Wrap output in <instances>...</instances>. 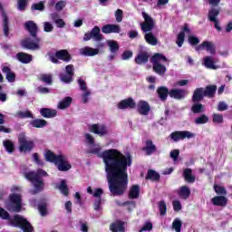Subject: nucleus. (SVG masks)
I'll list each match as a JSON object with an SVG mask.
<instances>
[{
    "label": "nucleus",
    "instance_id": "1",
    "mask_svg": "<svg viewBox=\"0 0 232 232\" xmlns=\"http://www.w3.org/2000/svg\"><path fill=\"white\" fill-rule=\"evenodd\" d=\"M101 150V147H96L87 150V153L103 159L111 194L112 197H121L128 189V168L133 164V158L117 149L106 150L102 154Z\"/></svg>",
    "mask_w": 232,
    "mask_h": 232
},
{
    "label": "nucleus",
    "instance_id": "2",
    "mask_svg": "<svg viewBox=\"0 0 232 232\" xmlns=\"http://www.w3.org/2000/svg\"><path fill=\"white\" fill-rule=\"evenodd\" d=\"M0 218L8 220L9 226H12L13 227H20L23 232H34V227L24 217L15 215L14 218H10V214H8L3 208H0Z\"/></svg>",
    "mask_w": 232,
    "mask_h": 232
},
{
    "label": "nucleus",
    "instance_id": "3",
    "mask_svg": "<svg viewBox=\"0 0 232 232\" xmlns=\"http://www.w3.org/2000/svg\"><path fill=\"white\" fill-rule=\"evenodd\" d=\"M142 17L144 19V22L140 24L141 32L144 34V39L148 44H151V46H157L159 43V39L153 35V33H151V30L155 28V20L148 14L146 12H142Z\"/></svg>",
    "mask_w": 232,
    "mask_h": 232
},
{
    "label": "nucleus",
    "instance_id": "4",
    "mask_svg": "<svg viewBox=\"0 0 232 232\" xmlns=\"http://www.w3.org/2000/svg\"><path fill=\"white\" fill-rule=\"evenodd\" d=\"M43 177H48V172L43 169H38L36 171H28L24 173V178L33 184L35 191H43L44 189V181Z\"/></svg>",
    "mask_w": 232,
    "mask_h": 232
},
{
    "label": "nucleus",
    "instance_id": "5",
    "mask_svg": "<svg viewBox=\"0 0 232 232\" xmlns=\"http://www.w3.org/2000/svg\"><path fill=\"white\" fill-rule=\"evenodd\" d=\"M216 94H217L216 84L207 85L206 88H203V87L197 88L193 92L192 102H201V101H204V97H208V99H215Z\"/></svg>",
    "mask_w": 232,
    "mask_h": 232
},
{
    "label": "nucleus",
    "instance_id": "6",
    "mask_svg": "<svg viewBox=\"0 0 232 232\" xmlns=\"http://www.w3.org/2000/svg\"><path fill=\"white\" fill-rule=\"evenodd\" d=\"M162 61L163 63H168V58L162 53H156L150 57L153 72L160 76L165 75L168 70L166 65L160 63Z\"/></svg>",
    "mask_w": 232,
    "mask_h": 232
},
{
    "label": "nucleus",
    "instance_id": "7",
    "mask_svg": "<svg viewBox=\"0 0 232 232\" xmlns=\"http://www.w3.org/2000/svg\"><path fill=\"white\" fill-rule=\"evenodd\" d=\"M47 55L49 57V61L53 63V64H59V60L63 61V63H70V61H72V54H70L66 49L56 51L55 53L49 52L47 53Z\"/></svg>",
    "mask_w": 232,
    "mask_h": 232
},
{
    "label": "nucleus",
    "instance_id": "8",
    "mask_svg": "<svg viewBox=\"0 0 232 232\" xmlns=\"http://www.w3.org/2000/svg\"><path fill=\"white\" fill-rule=\"evenodd\" d=\"M34 41H32L31 38H25L21 41V46L24 50H32L34 52L35 50H41V45H39V43H41V38L35 36L33 37Z\"/></svg>",
    "mask_w": 232,
    "mask_h": 232
},
{
    "label": "nucleus",
    "instance_id": "9",
    "mask_svg": "<svg viewBox=\"0 0 232 232\" xmlns=\"http://www.w3.org/2000/svg\"><path fill=\"white\" fill-rule=\"evenodd\" d=\"M18 144L19 151H24V153L32 151L35 146L34 140H28L25 135H20L18 137Z\"/></svg>",
    "mask_w": 232,
    "mask_h": 232
},
{
    "label": "nucleus",
    "instance_id": "10",
    "mask_svg": "<svg viewBox=\"0 0 232 232\" xmlns=\"http://www.w3.org/2000/svg\"><path fill=\"white\" fill-rule=\"evenodd\" d=\"M94 41L101 42L104 39V35L101 34V28L98 25H95L90 32H87L83 35V41Z\"/></svg>",
    "mask_w": 232,
    "mask_h": 232
},
{
    "label": "nucleus",
    "instance_id": "11",
    "mask_svg": "<svg viewBox=\"0 0 232 232\" xmlns=\"http://www.w3.org/2000/svg\"><path fill=\"white\" fill-rule=\"evenodd\" d=\"M65 72L66 74H60V79L62 82H64L65 84H70V82H73V75H75V68L73 67V64L66 65Z\"/></svg>",
    "mask_w": 232,
    "mask_h": 232
},
{
    "label": "nucleus",
    "instance_id": "12",
    "mask_svg": "<svg viewBox=\"0 0 232 232\" xmlns=\"http://www.w3.org/2000/svg\"><path fill=\"white\" fill-rule=\"evenodd\" d=\"M171 140L179 142V140H184V139H193L195 134L189 132V130H176L169 135Z\"/></svg>",
    "mask_w": 232,
    "mask_h": 232
},
{
    "label": "nucleus",
    "instance_id": "13",
    "mask_svg": "<svg viewBox=\"0 0 232 232\" xmlns=\"http://www.w3.org/2000/svg\"><path fill=\"white\" fill-rule=\"evenodd\" d=\"M89 131L99 137H106V135H108V128L104 124L94 123L90 125Z\"/></svg>",
    "mask_w": 232,
    "mask_h": 232
},
{
    "label": "nucleus",
    "instance_id": "14",
    "mask_svg": "<svg viewBox=\"0 0 232 232\" xmlns=\"http://www.w3.org/2000/svg\"><path fill=\"white\" fill-rule=\"evenodd\" d=\"M55 166L58 171H70V169H72V164L63 154L58 159V161H56Z\"/></svg>",
    "mask_w": 232,
    "mask_h": 232
},
{
    "label": "nucleus",
    "instance_id": "15",
    "mask_svg": "<svg viewBox=\"0 0 232 232\" xmlns=\"http://www.w3.org/2000/svg\"><path fill=\"white\" fill-rule=\"evenodd\" d=\"M24 30L29 33L31 37H37V34H39V26L35 22L29 20L26 21L24 24Z\"/></svg>",
    "mask_w": 232,
    "mask_h": 232
},
{
    "label": "nucleus",
    "instance_id": "16",
    "mask_svg": "<svg viewBox=\"0 0 232 232\" xmlns=\"http://www.w3.org/2000/svg\"><path fill=\"white\" fill-rule=\"evenodd\" d=\"M0 12L2 14V18H3V30H4V34L5 37H8L10 34V20L8 19V14H6V11L3 8V5L0 4Z\"/></svg>",
    "mask_w": 232,
    "mask_h": 232
},
{
    "label": "nucleus",
    "instance_id": "17",
    "mask_svg": "<svg viewBox=\"0 0 232 232\" xmlns=\"http://www.w3.org/2000/svg\"><path fill=\"white\" fill-rule=\"evenodd\" d=\"M87 193H89V195H92V197L96 198L95 204H102V198H101L104 195V190L102 188H96L93 189L92 187H88Z\"/></svg>",
    "mask_w": 232,
    "mask_h": 232
},
{
    "label": "nucleus",
    "instance_id": "18",
    "mask_svg": "<svg viewBox=\"0 0 232 232\" xmlns=\"http://www.w3.org/2000/svg\"><path fill=\"white\" fill-rule=\"evenodd\" d=\"M119 110H134V108H137V103L135 102V100L133 98L130 97L124 100H121L118 103Z\"/></svg>",
    "mask_w": 232,
    "mask_h": 232
},
{
    "label": "nucleus",
    "instance_id": "19",
    "mask_svg": "<svg viewBox=\"0 0 232 232\" xmlns=\"http://www.w3.org/2000/svg\"><path fill=\"white\" fill-rule=\"evenodd\" d=\"M11 191L12 193L8 197L10 204H23V196L19 193H15L19 191V187H13Z\"/></svg>",
    "mask_w": 232,
    "mask_h": 232
},
{
    "label": "nucleus",
    "instance_id": "20",
    "mask_svg": "<svg viewBox=\"0 0 232 232\" xmlns=\"http://www.w3.org/2000/svg\"><path fill=\"white\" fill-rule=\"evenodd\" d=\"M207 50V52H209L211 55H215L217 53V49L215 48V44L211 42L204 41L201 44L197 45L195 47L196 52H200V50Z\"/></svg>",
    "mask_w": 232,
    "mask_h": 232
},
{
    "label": "nucleus",
    "instance_id": "21",
    "mask_svg": "<svg viewBox=\"0 0 232 232\" xmlns=\"http://www.w3.org/2000/svg\"><path fill=\"white\" fill-rule=\"evenodd\" d=\"M151 108L150 107V103L146 101H140L137 104V111L140 115H150V111Z\"/></svg>",
    "mask_w": 232,
    "mask_h": 232
},
{
    "label": "nucleus",
    "instance_id": "22",
    "mask_svg": "<svg viewBox=\"0 0 232 232\" xmlns=\"http://www.w3.org/2000/svg\"><path fill=\"white\" fill-rule=\"evenodd\" d=\"M187 93L188 92L184 89H170L169 97L176 101H182V99H186Z\"/></svg>",
    "mask_w": 232,
    "mask_h": 232
},
{
    "label": "nucleus",
    "instance_id": "23",
    "mask_svg": "<svg viewBox=\"0 0 232 232\" xmlns=\"http://www.w3.org/2000/svg\"><path fill=\"white\" fill-rule=\"evenodd\" d=\"M102 34H121V25L107 24L102 27Z\"/></svg>",
    "mask_w": 232,
    "mask_h": 232
},
{
    "label": "nucleus",
    "instance_id": "24",
    "mask_svg": "<svg viewBox=\"0 0 232 232\" xmlns=\"http://www.w3.org/2000/svg\"><path fill=\"white\" fill-rule=\"evenodd\" d=\"M16 59L22 64H30L34 61V56L28 53L20 52L16 53Z\"/></svg>",
    "mask_w": 232,
    "mask_h": 232
},
{
    "label": "nucleus",
    "instance_id": "25",
    "mask_svg": "<svg viewBox=\"0 0 232 232\" xmlns=\"http://www.w3.org/2000/svg\"><path fill=\"white\" fill-rule=\"evenodd\" d=\"M169 93L170 91L166 86H160L157 89L158 97L162 102H166V101H168V95H169Z\"/></svg>",
    "mask_w": 232,
    "mask_h": 232
},
{
    "label": "nucleus",
    "instance_id": "26",
    "mask_svg": "<svg viewBox=\"0 0 232 232\" xmlns=\"http://www.w3.org/2000/svg\"><path fill=\"white\" fill-rule=\"evenodd\" d=\"M80 53L84 57H94V55H99V49L85 46L80 50Z\"/></svg>",
    "mask_w": 232,
    "mask_h": 232
},
{
    "label": "nucleus",
    "instance_id": "27",
    "mask_svg": "<svg viewBox=\"0 0 232 232\" xmlns=\"http://www.w3.org/2000/svg\"><path fill=\"white\" fill-rule=\"evenodd\" d=\"M134 61L136 64H147V63L150 61V53L148 52H140L137 54Z\"/></svg>",
    "mask_w": 232,
    "mask_h": 232
},
{
    "label": "nucleus",
    "instance_id": "28",
    "mask_svg": "<svg viewBox=\"0 0 232 232\" xmlns=\"http://www.w3.org/2000/svg\"><path fill=\"white\" fill-rule=\"evenodd\" d=\"M141 150L142 151H145L148 157H150V155H153L155 151H157V146L153 144V141L151 140H148L145 143V146Z\"/></svg>",
    "mask_w": 232,
    "mask_h": 232
},
{
    "label": "nucleus",
    "instance_id": "29",
    "mask_svg": "<svg viewBox=\"0 0 232 232\" xmlns=\"http://www.w3.org/2000/svg\"><path fill=\"white\" fill-rule=\"evenodd\" d=\"M40 115L44 119H53L57 117V111L55 109L42 108L40 109Z\"/></svg>",
    "mask_w": 232,
    "mask_h": 232
},
{
    "label": "nucleus",
    "instance_id": "30",
    "mask_svg": "<svg viewBox=\"0 0 232 232\" xmlns=\"http://www.w3.org/2000/svg\"><path fill=\"white\" fill-rule=\"evenodd\" d=\"M62 155L63 154L57 155V154L53 153V151H52V150H47V151H45L44 157H45L46 162H51L55 165Z\"/></svg>",
    "mask_w": 232,
    "mask_h": 232
},
{
    "label": "nucleus",
    "instance_id": "31",
    "mask_svg": "<svg viewBox=\"0 0 232 232\" xmlns=\"http://www.w3.org/2000/svg\"><path fill=\"white\" fill-rule=\"evenodd\" d=\"M3 73H5V79L8 82H15V72H12V69L8 66H4L2 68Z\"/></svg>",
    "mask_w": 232,
    "mask_h": 232
},
{
    "label": "nucleus",
    "instance_id": "32",
    "mask_svg": "<svg viewBox=\"0 0 232 232\" xmlns=\"http://www.w3.org/2000/svg\"><path fill=\"white\" fill-rule=\"evenodd\" d=\"M145 179L146 180H151V182H159L160 180V174L153 169H149Z\"/></svg>",
    "mask_w": 232,
    "mask_h": 232
},
{
    "label": "nucleus",
    "instance_id": "33",
    "mask_svg": "<svg viewBox=\"0 0 232 232\" xmlns=\"http://www.w3.org/2000/svg\"><path fill=\"white\" fill-rule=\"evenodd\" d=\"M183 177L188 184H193L196 180L195 176H193V169L189 168L184 169Z\"/></svg>",
    "mask_w": 232,
    "mask_h": 232
},
{
    "label": "nucleus",
    "instance_id": "34",
    "mask_svg": "<svg viewBox=\"0 0 232 232\" xmlns=\"http://www.w3.org/2000/svg\"><path fill=\"white\" fill-rule=\"evenodd\" d=\"M125 226H126V223H124L122 221H116L110 226V229L112 232H124Z\"/></svg>",
    "mask_w": 232,
    "mask_h": 232
},
{
    "label": "nucleus",
    "instance_id": "35",
    "mask_svg": "<svg viewBox=\"0 0 232 232\" xmlns=\"http://www.w3.org/2000/svg\"><path fill=\"white\" fill-rule=\"evenodd\" d=\"M194 102L191 106V111L192 113H204L206 111V107L200 103V102Z\"/></svg>",
    "mask_w": 232,
    "mask_h": 232
},
{
    "label": "nucleus",
    "instance_id": "36",
    "mask_svg": "<svg viewBox=\"0 0 232 232\" xmlns=\"http://www.w3.org/2000/svg\"><path fill=\"white\" fill-rule=\"evenodd\" d=\"M73 99L72 97L67 96L63 101L58 103V110H66V108H70L72 106Z\"/></svg>",
    "mask_w": 232,
    "mask_h": 232
},
{
    "label": "nucleus",
    "instance_id": "37",
    "mask_svg": "<svg viewBox=\"0 0 232 232\" xmlns=\"http://www.w3.org/2000/svg\"><path fill=\"white\" fill-rule=\"evenodd\" d=\"M6 208L10 213H21L25 209L21 204H7Z\"/></svg>",
    "mask_w": 232,
    "mask_h": 232
},
{
    "label": "nucleus",
    "instance_id": "38",
    "mask_svg": "<svg viewBox=\"0 0 232 232\" xmlns=\"http://www.w3.org/2000/svg\"><path fill=\"white\" fill-rule=\"evenodd\" d=\"M140 195V187L139 185H132L129 191V198L135 199Z\"/></svg>",
    "mask_w": 232,
    "mask_h": 232
},
{
    "label": "nucleus",
    "instance_id": "39",
    "mask_svg": "<svg viewBox=\"0 0 232 232\" xmlns=\"http://www.w3.org/2000/svg\"><path fill=\"white\" fill-rule=\"evenodd\" d=\"M58 189L64 197H68V195H70V189L68 188V184H66V179L61 180Z\"/></svg>",
    "mask_w": 232,
    "mask_h": 232
},
{
    "label": "nucleus",
    "instance_id": "40",
    "mask_svg": "<svg viewBox=\"0 0 232 232\" xmlns=\"http://www.w3.org/2000/svg\"><path fill=\"white\" fill-rule=\"evenodd\" d=\"M30 124L33 128H44L45 126H48V121L44 119H36L31 121Z\"/></svg>",
    "mask_w": 232,
    "mask_h": 232
},
{
    "label": "nucleus",
    "instance_id": "41",
    "mask_svg": "<svg viewBox=\"0 0 232 232\" xmlns=\"http://www.w3.org/2000/svg\"><path fill=\"white\" fill-rule=\"evenodd\" d=\"M34 209L39 211L41 217H46L48 215V205L46 204H37L34 205Z\"/></svg>",
    "mask_w": 232,
    "mask_h": 232
},
{
    "label": "nucleus",
    "instance_id": "42",
    "mask_svg": "<svg viewBox=\"0 0 232 232\" xmlns=\"http://www.w3.org/2000/svg\"><path fill=\"white\" fill-rule=\"evenodd\" d=\"M3 145L7 153H14V151H15V145L14 144V141L5 140L3 141Z\"/></svg>",
    "mask_w": 232,
    "mask_h": 232
},
{
    "label": "nucleus",
    "instance_id": "43",
    "mask_svg": "<svg viewBox=\"0 0 232 232\" xmlns=\"http://www.w3.org/2000/svg\"><path fill=\"white\" fill-rule=\"evenodd\" d=\"M218 15H220V9L211 8L208 14V21H210V23L217 21V17H218Z\"/></svg>",
    "mask_w": 232,
    "mask_h": 232
},
{
    "label": "nucleus",
    "instance_id": "44",
    "mask_svg": "<svg viewBox=\"0 0 232 232\" xmlns=\"http://www.w3.org/2000/svg\"><path fill=\"white\" fill-rule=\"evenodd\" d=\"M107 46H109L111 53H117L120 49L119 43L115 40H108Z\"/></svg>",
    "mask_w": 232,
    "mask_h": 232
},
{
    "label": "nucleus",
    "instance_id": "45",
    "mask_svg": "<svg viewBox=\"0 0 232 232\" xmlns=\"http://www.w3.org/2000/svg\"><path fill=\"white\" fill-rule=\"evenodd\" d=\"M191 195V190L189 189V188L183 186L180 188L179 191V196L181 198H188V197Z\"/></svg>",
    "mask_w": 232,
    "mask_h": 232
},
{
    "label": "nucleus",
    "instance_id": "46",
    "mask_svg": "<svg viewBox=\"0 0 232 232\" xmlns=\"http://www.w3.org/2000/svg\"><path fill=\"white\" fill-rule=\"evenodd\" d=\"M204 65L206 68H210L211 70H217V66L215 65V62L213 61V58L210 56H206L204 59Z\"/></svg>",
    "mask_w": 232,
    "mask_h": 232
},
{
    "label": "nucleus",
    "instance_id": "47",
    "mask_svg": "<svg viewBox=\"0 0 232 232\" xmlns=\"http://www.w3.org/2000/svg\"><path fill=\"white\" fill-rule=\"evenodd\" d=\"M194 122L195 124H208V122H209V117L206 114H201L199 117L195 119Z\"/></svg>",
    "mask_w": 232,
    "mask_h": 232
},
{
    "label": "nucleus",
    "instance_id": "48",
    "mask_svg": "<svg viewBox=\"0 0 232 232\" xmlns=\"http://www.w3.org/2000/svg\"><path fill=\"white\" fill-rule=\"evenodd\" d=\"M40 81H42V82H45V84H49L50 86L51 84L53 83V79L52 78V74L44 73L40 75Z\"/></svg>",
    "mask_w": 232,
    "mask_h": 232
},
{
    "label": "nucleus",
    "instance_id": "49",
    "mask_svg": "<svg viewBox=\"0 0 232 232\" xmlns=\"http://www.w3.org/2000/svg\"><path fill=\"white\" fill-rule=\"evenodd\" d=\"M44 2L40 1L39 3H34L31 5V10L34 12L38 10L39 12H44Z\"/></svg>",
    "mask_w": 232,
    "mask_h": 232
},
{
    "label": "nucleus",
    "instance_id": "50",
    "mask_svg": "<svg viewBox=\"0 0 232 232\" xmlns=\"http://www.w3.org/2000/svg\"><path fill=\"white\" fill-rule=\"evenodd\" d=\"M227 198L225 196H216L212 198V204H227Z\"/></svg>",
    "mask_w": 232,
    "mask_h": 232
},
{
    "label": "nucleus",
    "instance_id": "51",
    "mask_svg": "<svg viewBox=\"0 0 232 232\" xmlns=\"http://www.w3.org/2000/svg\"><path fill=\"white\" fill-rule=\"evenodd\" d=\"M185 38H186V34L184 32H179L176 41V44L179 46V48H182Z\"/></svg>",
    "mask_w": 232,
    "mask_h": 232
},
{
    "label": "nucleus",
    "instance_id": "52",
    "mask_svg": "<svg viewBox=\"0 0 232 232\" xmlns=\"http://www.w3.org/2000/svg\"><path fill=\"white\" fill-rule=\"evenodd\" d=\"M172 229L176 232H180L182 229V221L179 218H175L172 222Z\"/></svg>",
    "mask_w": 232,
    "mask_h": 232
},
{
    "label": "nucleus",
    "instance_id": "53",
    "mask_svg": "<svg viewBox=\"0 0 232 232\" xmlns=\"http://www.w3.org/2000/svg\"><path fill=\"white\" fill-rule=\"evenodd\" d=\"M18 117L21 119H34V114L30 111H20L17 112Z\"/></svg>",
    "mask_w": 232,
    "mask_h": 232
},
{
    "label": "nucleus",
    "instance_id": "54",
    "mask_svg": "<svg viewBox=\"0 0 232 232\" xmlns=\"http://www.w3.org/2000/svg\"><path fill=\"white\" fill-rule=\"evenodd\" d=\"M26 6H28V0H17V10L24 12Z\"/></svg>",
    "mask_w": 232,
    "mask_h": 232
},
{
    "label": "nucleus",
    "instance_id": "55",
    "mask_svg": "<svg viewBox=\"0 0 232 232\" xmlns=\"http://www.w3.org/2000/svg\"><path fill=\"white\" fill-rule=\"evenodd\" d=\"M214 190L218 195H227V191L226 190V188L220 185H214Z\"/></svg>",
    "mask_w": 232,
    "mask_h": 232
},
{
    "label": "nucleus",
    "instance_id": "56",
    "mask_svg": "<svg viewBox=\"0 0 232 232\" xmlns=\"http://www.w3.org/2000/svg\"><path fill=\"white\" fill-rule=\"evenodd\" d=\"M212 121L216 124H222V122H224V116L222 114L214 113L212 116Z\"/></svg>",
    "mask_w": 232,
    "mask_h": 232
},
{
    "label": "nucleus",
    "instance_id": "57",
    "mask_svg": "<svg viewBox=\"0 0 232 232\" xmlns=\"http://www.w3.org/2000/svg\"><path fill=\"white\" fill-rule=\"evenodd\" d=\"M133 57V52L130 50H126L121 54L122 61H130Z\"/></svg>",
    "mask_w": 232,
    "mask_h": 232
},
{
    "label": "nucleus",
    "instance_id": "58",
    "mask_svg": "<svg viewBox=\"0 0 232 232\" xmlns=\"http://www.w3.org/2000/svg\"><path fill=\"white\" fill-rule=\"evenodd\" d=\"M114 15L116 17L117 23H122V17L124 15V12L122 11V9L116 10Z\"/></svg>",
    "mask_w": 232,
    "mask_h": 232
},
{
    "label": "nucleus",
    "instance_id": "59",
    "mask_svg": "<svg viewBox=\"0 0 232 232\" xmlns=\"http://www.w3.org/2000/svg\"><path fill=\"white\" fill-rule=\"evenodd\" d=\"M188 43L191 46H197L200 43V39L197 36L190 35L188 36Z\"/></svg>",
    "mask_w": 232,
    "mask_h": 232
},
{
    "label": "nucleus",
    "instance_id": "60",
    "mask_svg": "<svg viewBox=\"0 0 232 232\" xmlns=\"http://www.w3.org/2000/svg\"><path fill=\"white\" fill-rule=\"evenodd\" d=\"M65 6H66V2H64L63 0H61L55 4V10L57 12H61L64 9Z\"/></svg>",
    "mask_w": 232,
    "mask_h": 232
},
{
    "label": "nucleus",
    "instance_id": "61",
    "mask_svg": "<svg viewBox=\"0 0 232 232\" xmlns=\"http://www.w3.org/2000/svg\"><path fill=\"white\" fill-rule=\"evenodd\" d=\"M44 32L50 33L53 31V25L50 22H44Z\"/></svg>",
    "mask_w": 232,
    "mask_h": 232
},
{
    "label": "nucleus",
    "instance_id": "62",
    "mask_svg": "<svg viewBox=\"0 0 232 232\" xmlns=\"http://www.w3.org/2000/svg\"><path fill=\"white\" fill-rule=\"evenodd\" d=\"M151 229H153V224H151V222H146L142 228L140 229V232L151 231Z\"/></svg>",
    "mask_w": 232,
    "mask_h": 232
},
{
    "label": "nucleus",
    "instance_id": "63",
    "mask_svg": "<svg viewBox=\"0 0 232 232\" xmlns=\"http://www.w3.org/2000/svg\"><path fill=\"white\" fill-rule=\"evenodd\" d=\"M78 84L80 86V90L82 92H86L88 90V86H86V82L82 79H78Z\"/></svg>",
    "mask_w": 232,
    "mask_h": 232
},
{
    "label": "nucleus",
    "instance_id": "64",
    "mask_svg": "<svg viewBox=\"0 0 232 232\" xmlns=\"http://www.w3.org/2000/svg\"><path fill=\"white\" fill-rule=\"evenodd\" d=\"M227 105L226 102H219L218 104V111H226V110H227Z\"/></svg>",
    "mask_w": 232,
    "mask_h": 232
}]
</instances>
